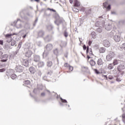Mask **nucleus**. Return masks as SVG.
<instances>
[{
  "label": "nucleus",
  "mask_w": 125,
  "mask_h": 125,
  "mask_svg": "<svg viewBox=\"0 0 125 125\" xmlns=\"http://www.w3.org/2000/svg\"><path fill=\"white\" fill-rule=\"evenodd\" d=\"M23 21H21L20 19H18L17 21H15L13 23H12V26H15L17 29H20L22 28V23H23Z\"/></svg>",
  "instance_id": "1"
},
{
  "label": "nucleus",
  "mask_w": 125,
  "mask_h": 125,
  "mask_svg": "<svg viewBox=\"0 0 125 125\" xmlns=\"http://www.w3.org/2000/svg\"><path fill=\"white\" fill-rule=\"evenodd\" d=\"M28 11L29 10L28 9V8H25L21 10L20 13V17H21L22 19H25V17H26V15Z\"/></svg>",
  "instance_id": "2"
},
{
  "label": "nucleus",
  "mask_w": 125,
  "mask_h": 125,
  "mask_svg": "<svg viewBox=\"0 0 125 125\" xmlns=\"http://www.w3.org/2000/svg\"><path fill=\"white\" fill-rule=\"evenodd\" d=\"M125 62L123 61H121L119 63V64H118V66L117 67V70L119 72H122L123 70H125Z\"/></svg>",
  "instance_id": "3"
},
{
  "label": "nucleus",
  "mask_w": 125,
  "mask_h": 125,
  "mask_svg": "<svg viewBox=\"0 0 125 125\" xmlns=\"http://www.w3.org/2000/svg\"><path fill=\"white\" fill-rule=\"evenodd\" d=\"M115 57V53L113 52L110 51L108 55L106 56V59L107 61H112V59Z\"/></svg>",
  "instance_id": "4"
},
{
  "label": "nucleus",
  "mask_w": 125,
  "mask_h": 125,
  "mask_svg": "<svg viewBox=\"0 0 125 125\" xmlns=\"http://www.w3.org/2000/svg\"><path fill=\"white\" fill-rule=\"evenodd\" d=\"M51 40H52V35L50 34L47 35L43 37V40L45 42H51Z\"/></svg>",
  "instance_id": "5"
},
{
  "label": "nucleus",
  "mask_w": 125,
  "mask_h": 125,
  "mask_svg": "<svg viewBox=\"0 0 125 125\" xmlns=\"http://www.w3.org/2000/svg\"><path fill=\"white\" fill-rule=\"evenodd\" d=\"M24 70V67L21 65H16V71L18 73H22Z\"/></svg>",
  "instance_id": "6"
},
{
  "label": "nucleus",
  "mask_w": 125,
  "mask_h": 125,
  "mask_svg": "<svg viewBox=\"0 0 125 125\" xmlns=\"http://www.w3.org/2000/svg\"><path fill=\"white\" fill-rule=\"evenodd\" d=\"M53 48V45L51 43H48L45 46L46 51H51Z\"/></svg>",
  "instance_id": "7"
},
{
  "label": "nucleus",
  "mask_w": 125,
  "mask_h": 125,
  "mask_svg": "<svg viewBox=\"0 0 125 125\" xmlns=\"http://www.w3.org/2000/svg\"><path fill=\"white\" fill-rule=\"evenodd\" d=\"M44 36V31L43 30H40L37 33V39H40V38H42Z\"/></svg>",
  "instance_id": "8"
},
{
  "label": "nucleus",
  "mask_w": 125,
  "mask_h": 125,
  "mask_svg": "<svg viewBox=\"0 0 125 125\" xmlns=\"http://www.w3.org/2000/svg\"><path fill=\"white\" fill-rule=\"evenodd\" d=\"M8 55L7 54L4 55L2 56H1L0 59L1 60V62H6L8 60Z\"/></svg>",
  "instance_id": "9"
},
{
  "label": "nucleus",
  "mask_w": 125,
  "mask_h": 125,
  "mask_svg": "<svg viewBox=\"0 0 125 125\" xmlns=\"http://www.w3.org/2000/svg\"><path fill=\"white\" fill-rule=\"evenodd\" d=\"M103 45L105 47H109V46H110V42L108 40H105L104 41Z\"/></svg>",
  "instance_id": "10"
},
{
  "label": "nucleus",
  "mask_w": 125,
  "mask_h": 125,
  "mask_svg": "<svg viewBox=\"0 0 125 125\" xmlns=\"http://www.w3.org/2000/svg\"><path fill=\"white\" fill-rule=\"evenodd\" d=\"M41 60V57L39 55H35L34 56L33 61L34 62H39Z\"/></svg>",
  "instance_id": "11"
},
{
  "label": "nucleus",
  "mask_w": 125,
  "mask_h": 125,
  "mask_svg": "<svg viewBox=\"0 0 125 125\" xmlns=\"http://www.w3.org/2000/svg\"><path fill=\"white\" fill-rule=\"evenodd\" d=\"M33 54V52L32 51L28 50L26 53H25V56L26 57H28V58H29V57H31L32 56V55Z\"/></svg>",
  "instance_id": "12"
},
{
  "label": "nucleus",
  "mask_w": 125,
  "mask_h": 125,
  "mask_svg": "<svg viewBox=\"0 0 125 125\" xmlns=\"http://www.w3.org/2000/svg\"><path fill=\"white\" fill-rule=\"evenodd\" d=\"M22 63L23 66H25V67H28V66H29V61L28 60L23 59Z\"/></svg>",
  "instance_id": "13"
},
{
  "label": "nucleus",
  "mask_w": 125,
  "mask_h": 125,
  "mask_svg": "<svg viewBox=\"0 0 125 125\" xmlns=\"http://www.w3.org/2000/svg\"><path fill=\"white\" fill-rule=\"evenodd\" d=\"M103 6L105 8H107L108 10H110V9H111V5H108V3L107 2H105L103 3Z\"/></svg>",
  "instance_id": "14"
},
{
  "label": "nucleus",
  "mask_w": 125,
  "mask_h": 125,
  "mask_svg": "<svg viewBox=\"0 0 125 125\" xmlns=\"http://www.w3.org/2000/svg\"><path fill=\"white\" fill-rule=\"evenodd\" d=\"M121 61L118 60L117 59H115L113 60L112 64L114 66H116V65H119L120 64V63L121 62Z\"/></svg>",
  "instance_id": "15"
},
{
  "label": "nucleus",
  "mask_w": 125,
  "mask_h": 125,
  "mask_svg": "<svg viewBox=\"0 0 125 125\" xmlns=\"http://www.w3.org/2000/svg\"><path fill=\"white\" fill-rule=\"evenodd\" d=\"M29 70L31 74H35L36 73V68L33 66L30 67Z\"/></svg>",
  "instance_id": "16"
},
{
  "label": "nucleus",
  "mask_w": 125,
  "mask_h": 125,
  "mask_svg": "<svg viewBox=\"0 0 125 125\" xmlns=\"http://www.w3.org/2000/svg\"><path fill=\"white\" fill-rule=\"evenodd\" d=\"M74 4L75 7H79L81 5V3L78 0H75Z\"/></svg>",
  "instance_id": "17"
},
{
  "label": "nucleus",
  "mask_w": 125,
  "mask_h": 125,
  "mask_svg": "<svg viewBox=\"0 0 125 125\" xmlns=\"http://www.w3.org/2000/svg\"><path fill=\"white\" fill-rule=\"evenodd\" d=\"M114 40L116 42H120L121 41V37L119 35H115L114 36Z\"/></svg>",
  "instance_id": "18"
},
{
  "label": "nucleus",
  "mask_w": 125,
  "mask_h": 125,
  "mask_svg": "<svg viewBox=\"0 0 125 125\" xmlns=\"http://www.w3.org/2000/svg\"><path fill=\"white\" fill-rule=\"evenodd\" d=\"M105 29L107 31H110L112 29V25L108 23L107 25H105Z\"/></svg>",
  "instance_id": "19"
},
{
  "label": "nucleus",
  "mask_w": 125,
  "mask_h": 125,
  "mask_svg": "<svg viewBox=\"0 0 125 125\" xmlns=\"http://www.w3.org/2000/svg\"><path fill=\"white\" fill-rule=\"evenodd\" d=\"M97 64L99 66H101V65H103V61H102V59H101V58L99 59L97 61Z\"/></svg>",
  "instance_id": "20"
},
{
  "label": "nucleus",
  "mask_w": 125,
  "mask_h": 125,
  "mask_svg": "<svg viewBox=\"0 0 125 125\" xmlns=\"http://www.w3.org/2000/svg\"><path fill=\"white\" fill-rule=\"evenodd\" d=\"M36 44L39 47H42V42L41 41H38L36 42Z\"/></svg>",
  "instance_id": "21"
},
{
  "label": "nucleus",
  "mask_w": 125,
  "mask_h": 125,
  "mask_svg": "<svg viewBox=\"0 0 125 125\" xmlns=\"http://www.w3.org/2000/svg\"><path fill=\"white\" fill-rule=\"evenodd\" d=\"M114 64L112 63H109L107 66L108 70H113L114 69Z\"/></svg>",
  "instance_id": "22"
},
{
  "label": "nucleus",
  "mask_w": 125,
  "mask_h": 125,
  "mask_svg": "<svg viewBox=\"0 0 125 125\" xmlns=\"http://www.w3.org/2000/svg\"><path fill=\"white\" fill-rule=\"evenodd\" d=\"M49 54V51H47L46 50H45L44 52L43 53V58H45Z\"/></svg>",
  "instance_id": "23"
},
{
  "label": "nucleus",
  "mask_w": 125,
  "mask_h": 125,
  "mask_svg": "<svg viewBox=\"0 0 125 125\" xmlns=\"http://www.w3.org/2000/svg\"><path fill=\"white\" fill-rule=\"evenodd\" d=\"M63 35L65 38H68V37H69V32L67 31V30L64 31L63 33Z\"/></svg>",
  "instance_id": "24"
},
{
  "label": "nucleus",
  "mask_w": 125,
  "mask_h": 125,
  "mask_svg": "<svg viewBox=\"0 0 125 125\" xmlns=\"http://www.w3.org/2000/svg\"><path fill=\"white\" fill-rule=\"evenodd\" d=\"M90 64L91 65V66L92 67H93V66H95L96 64V62H95V61H94V60H91L90 61Z\"/></svg>",
  "instance_id": "25"
},
{
  "label": "nucleus",
  "mask_w": 125,
  "mask_h": 125,
  "mask_svg": "<svg viewBox=\"0 0 125 125\" xmlns=\"http://www.w3.org/2000/svg\"><path fill=\"white\" fill-rule=\"evenodd\" d=\"M67 45V43L65 42L62 41L61 43L60 44L61 47H65Z\"/></svg>",
  "instance_id": "26"
},
{
  "label": "nucleus",
  "mask_w": 125,
  "mask_h": 125,
  "mask_svg": "<svg viewBox=\"0 0 125 125\" xmlns=\"http://www.w3.org/2000/svg\"><path fill=\"white\" fill-rule=\"evenodd\" d=\"M99 51L100 53H104L106 51V48L104 47H101L99 49Z\"/></svg>",
  "instance_id": "27"
},
{
  "label": "nucleus",
  "mask_w": 125,
  "mask_h": 125,
  "mask_svg": "<svg viewBox=\"0 0 125 125\" xmlns=\"http://www.w3.org/2000/svg\"><path fill=\"white\" fill-rule=\"evenodd\" d=\"M44 66V62H40L38 63V67L39 68H42V67H43Z\"/></svg>",
  "instance_id": "28"
},
{
  "label": "nucleus",
  "mask_w": 125,
  "mask_h": 125,
  "mask_svg": "<svg viewBox=\"0 0 125 125\" xmlns=\"http://www.w3.org/2000/svg\"><path fill=\"white\" fill-rule=\"evenodd\" d=\"M47 29L48 31H51L53 29V26L52 24H49L47 26Z\"/></svg>",
  "instance_id": "29"
},
{
  "label": "nucleus",
  "mask_w": 125,
  "mask_h": 125,
  "mask_svg": "<svg viewBox=\"0 0 125 125\" xmlns=\"http://www.w3.org/2000/svg\"><path fill=\"white\" fill-rule=\"evenodd\" d=\"M24 84H25L26 85H30L31 83V81L29 80H25L23 82Z\"/></svg>",
  "instance_id": "30"
},
{
  "label": "nucleus",
  "mask_w": 125,
  "mask_h": 125,
  "mask_svg": "<svg viewBox=\"0 0 125 125\" xmlns=\"http://www.w3.org/2000/svg\"><path fill=\"white\" fill-rule=\"evenodd\" d=\"M31 25H30V24L28 22H26L25 23V25H24V28H25V29H30V27Z\"/></svg>",
  "instance_id": "31"
},
{
  "label": "nucleus",
  "mask_w": 125,
  "mask_h": 125,
  "mask_svg": "<svg viewBox=\"0 0 125 125\" xmlns=\"http://www.w3.org/2000/svg\"><path fill=\"white\" fill-rule=\"evenodd\" d=\"M11 45V46H14V45H15V46H17V44H16V41L14 40L12 41Z\"/></svg>",
  "instance_id": "32"
},
{
  "label": "nucleus",
  "mask_w": 125,
  "mask_h": 125,
  "mask_svg": "<svg viewBox=\"0 0 125 125\" xmlns=\"http://www.w3.org/2000/svg\"><path fill=\"white\" fill-rule=\"evenodd\" d=\"M91 35L93 39H95V38H96V33L94 31L92 32V33H91Z\"/></svg>",
  "instance_id": "33"
},
{
  "label": "nucleus",
  "mask_w": 125,
  "mask_h": 125,
  "mask_svg": "<svg viewBox=\"0 0 125 125\" xmlns=\"http://www.w3.org/2000/svg\"><path fill=\"white\" fill-rule=\"evenodd\" d=\"M52 62L51 61H48L47 62V66L48 67H51V66H52Z\"/></svg>",
  "instance_id": "34"
},
{
  "label": "nucleus",
  "mask_w": 125,
  "mask_h": 125,
  "mask_svg": "<svg viewBox=\"0 0 125 125\" xmlns=\"http://www.w3.org/2000/svg\"><path fill=\"white\" fill-rule=\"evenodd\" d=\"M122 121L125 124V112H124V113L122 114Z\"/></svg>",
  "instance_id": "35"
},
{
  "label": "nucleus",
  "mask_w": 125,
  "mask_h": 125,
  "mask_svg": "<svg viewBox=\"0 0 125 125\" xmlns=\"http://www.w3.org/2000/svg\"><path fill=\"white\" fill-rule=\"evenodd\" d=\"M17 77V76H16V74H13L11 76V79H12V80H15V79H16Z\"/></svg>",
  "instance_id": "36"
},
{
  "label": "nucleus",
  "mask_w": 125,
  "mask_h": 125,
  "mask_svg": "<svg viewBox=\"0 0 125 125\" xmlns=\"http://www.w3.org/2000/svg\"><path fill=\"white\" fill-rule=\"evenodd\" d=\"M22 42H19V44H18V47H17V49H19V50L20 49V48H21V46L22 45Z\"/></svg>",
  "instance_id": "37"
},
{
  "label": "nucleus",
  "mask_w": 125,
  "mask_h": 125,
  "mask_svg": "<svg viewBox=\"0 0 125 125\" xmlns=\"http://www.w3.org/2000/svg\"><path fill=\"white\" fill-rule=\"evenodd\" d=\"M53 52L55 55H58V49L57 48L54 50Z\"/></svg>",
  "instance_id": "38"
},
{
  "label": "nucleus",
  "mask_w": 125,
  "mask_h": 125,
  "mask_svg": "<svg viewBox=\"0 0 125 125\" xmlns=\"http://www.w3.org/2000/svg\"><path fill=\"white\" fill-rule=\"evenodd\" d=\"M43 80L44 81H46L47 82H49V80L48 79V78H47V76H44L43 77Z\"/></svg>",
  "instance_id": "39"
},
{
  "label": "nucleus",
  "mask_w": 125,
  "mask_h": 125,
  "mask_svg": "<svg viewBox=\"0 0 125 125\" xmlns=\"http://www.w3.org/2000/svg\"><path fill=\"white\" fill-rule=\"evenodd\" d=\"M39 20V19L37 18L36 20L34 21V23H33V26L35 27L36 25H37V23H38V21Z\"/></svg>",
  "instance_id": "40"
},
{
  "label": "nucleus",
  "mask_w": 125,
  "mask_h": 125,
  "mask_svg": "<svg viewBox=\"0 0 125 125\" xmlns=\"http://www.w3.org/2000/svg\"><path fill=\"white\" fill-rule=\"evenodd\" d=\"M60 99L62 102V103H67V100L65 99H63L62 97L60 98Z\"/></svg>",
  "instance_id": "41"
},
{
  "label": "nucleus",
  "mask_w": 125,
  "mask_h": 125,
  "mask_svg": "<svg viewBox=\"0 0 125 125\" xmlns=\"http://www.w3.org/2000/svg\"><path fill=\"white\" fill-rule=\"evenodd\" d=\"M72 10L74 11V12H79V9L75 7L72 8Z\"/></svg>",
  "instance_id": "42"
},
{
  "label": "nucleus",
  "mask_w": 125,
  "mask_h": 125,
  "mask_svg": "<svg viewBox=\"0 0 125 125\" xmlns=\"http://www.w3.org/2000/svg\"><path fill=\"white\" fill-rule=\"evenodd\" d=\"M94 71L95 74H97V75H99V74H100V72H99V71L97 70V69H94Z\"/></svg>",
  "instance_id": "43"
},
{
  "label": "nucleus",
  "mask_w": 125,
  "mask_h": 125,
  "mask_svg": "<svg viewBox=\"0 0 125 125\" xmlns=\"http://www.w3.org/2000/svg\"><path fill=\"white\" fill-rule=\"evenodd\" d=\"M26 15L27 16H29V17H33V15H32V14H31L29 11L28 12H27V13H26Z\"/></svg>",
  "instance_id": "44"
},
{
  "label": "nucleus",
  "mask_w": 125,
  "mask_h": 125,
  "mask_svg": "<svg viewBox=\"0 0 125 125\" xmlns=\"http://www.w3.org/2000/svg\"><path fill=\"white\" fill-rule=\"evenodd\" d=\"M47 9V10H50V11H52L53 12H56V10H55L54 9H51L50 8H48Z\"/></svg>",
  "instance_id": "45"
},
{
  "label": "nucleus",
  "mask_w": 125,
  "mask_h": 125,
  "mask_svg": "<svg viewBox=\"0 0 125 125\" xmlns=\"http://www.w3.org/2000/svg\"><path fill=\"white\" fill-rule=\"evenodd\" d=\"M97 32L98 33H101L102 32V28L99 27L97 29Z\"/></svg>",
  "instance_id": "46"
},
{
  "label": "nucleus",
  "mask_w": 125,
  "mask_h": 125,
  "mask_svg": "<svg viewBox=\"0 0 125 125\" xmlns=\"http://www.w3.org/2000/svg\"><path fill=\"white\" fill-rule=\"evenodd\" d=\"M19 52V49H17L16 51L14 53V55L15 56L17 55V54Z\"/></svg>",
  "instance_id": "47"
},
{
  "label": "nucleus",
  "mask_w": 125,
  "mask_h": 125,
  "mask_svg": "<svg viewBox=\"0 0 125 125\" xmlns=\"http://www.w3.org/2000/svg\"><path fill=\"white\" fill-rule=\"evenodd\" d=\"M11 36H12V35L8 34L5 35V37L6 38H9V39H11Z\"/></svg>",
  "instance_id": "48"
},
{
  "label": "nucleus",
  "mask_w": 125,
  "mask_h": 125,
  "mask_svg": "<svg viewBox=\"0 0 125 125\" xmlns=\"http://www.w3.org/2000/svg\"><path fill=\"white\" fill-rule=\"evenodd\" d=\"M68 68H69L70 71H71V72H72V71H73L74 70V67H73V66H72L71 65H69Z\"/></svg>",
  "instance_id": "49"
},
{
  "label": "nucleus",
  "mask_w": 125,
  "mask_h": 125,
  "mask_svg": "<svg viewBox=\"0 0 125 125\" xmlns=\"http://www.w3.org/2000/svg\"><path fill=\"white\" fill-rule=\"evenodd\" d=\"M120 48L125 49V43L122 44V46Z\"/></svg>",
  "instance_id": "50"
},
{
  "label": "nucleus",
  "mask_w": 125,
  "mask_h": 125,
  "mask_svg": "<svg viewBox=\"0 0 125 125\" xmlns=\"http://www.w3.org/2000/svg\"><path fill=\"white\" fill-rule=\"evenodd\" d=\"M101 24L103 27H105V21H102Z\"/></svg>",
  "instance_id": "51"
},
{
  "label": "nucleus",
  "mask_w": 125,
  "mask_h": 125,
  "mask_svg": "<svg viewBox=\"0 0 125 125\" xmlns=\"http://www.w3.org/2000/svg\"><path fill=\"white\" fill-rule=\"evenodd\" d=\"M116 82H118L119 83H120V82H122V79L117 78L116 79Z\"/></svg>",
  "instance_id": "52"
},
{
  "label": "nucleus",
  "mask_w": 125,
  "mask_h": 125,
  "mask_svg": "<svg viewBox=\"0 0 125 125\" xmlns=\"http://www.w3.org/2000/svg\"><path fill=\"white\" fill-rule=\"evenodd\" d=\"M84 69L86 70V72H89V70L88 69V67L84 66L83 67Z\"/></svg>",
  "instance_id": "53"
},
{
  "label": "nucleus",
  "mask_w": 125,
  "mask_h": 125,
  "mask_svg": "<svg viewBox=\"0 0 125 125\" xmlns=\"http://www.w3.org/2000/svg\"><path fill=\"white\" fill-rule=\"evenodd\" d=\"M83 49L84 50H86V49H87V47H86V46L84 44L83 45Z\"/></svg>",
  "instance_id": "54"
},
{
  "label": "nucleus",
  "mask_w": 125,
  "mask_h": 125,
  "mask_svg": "<svg viewBox=\"0 0 125 125\" xmlns=\"http://www.w3.org/2000/svg\"><path fill=\"white\" fill-rule=\"evenodd\" d=\"M38 90H39V89L35 88L33 90V92L36 94L38 92Z\"/></svg>",
  "instance_id": "55"
},
{
  "label": "nucleus",
  "mask_w": 125,
  "mask_h": 125,
  "mask_svg": "<svg viewBox=\"0 0 125 125\" xmlns=\"http://www.w3.org/2000/svg\"><path fill=\"white\" fill-rule=\"evenodd\" d=\"M5 71V68H1L0 69V72L2 73L3 72H4Z\"/></svg>",
  "instance_id": "56"
},
{
  "label": "nucleus",
  "mask_w": 125,
  "mask_h": 125,
  "mask_svg": "<svg viewBox=\"0 0 125 125\" xmlns=\"http://www.w3.org/2000/svg\"><path fill=\"white\" fill-rule=\"evenodd\" d=\"M121 109L123 113H125V104L124 105V107L122 108Z\"/></svg>",
  "instance_id": "57"
},
{
  "label": "nucleus",
  "mask_w": 125,
  "mask_h": 125,
  "mask_svg": "<svg viewBox=\"0 0 125 125\" xmlns=\"http://www.w3.org/2000/svg\"><path fill=\"white\" fill-rule=\"evenodd\" d=\"M54 23H55V24H56V25H57V26H59L60 25V23H58L57 22V21H54Z\"/></svg>",
  "instance_id": "58"
},
{
  "label": "nucleus",
  "mask_w": 125,
  "mask_h": 125,
  "mask_svg": "<svg viewBox=\"0 0 125 125\" xmlns=\"http://www.w3.org/2000/svg\"><path fill=\"white\" fill-rule=\"evenodd\" d=\"M89 52V47L87 46V48L86 49V53L87 54L88 52Z\"/></svg>",
  "instance_id": "59"
},
{
  "label": "nucleus",
  "mask_w": 125,
  "mask_h": 125,
  "mask_svg": "<svg viewBox=\"0 0 125 125\" xmlns=\"http://www.w3.org/2000/svg\"><path fill=\"white\" fill-rule=\"evenodd\" d=\"M69 66H70V64H68L67 63H66L64 64V67H67L69 68Z\"/></svg>",
  "instance_id": "60"
},
{
  "label": "nucleus",
  "mask_w": 125,
  "mask_h": 125,
  "mask_svg": "<svg viewBox=\"0 0 125 125\" xmlns=\"http://www.w3.org/2000/svg\"><path fill=\"white\" fill-rule=\"evenodd\" d=\"M108 79L109 80H113L114 79V77H113V76H109Z\"/></svg>",
  "instance_id": "61"
},
{
  "label": "nucleus",
  "mask_w": 125,
  "mask_h": 125,
  "mask_svg": "<svg viewBox=\"0 0 125 125\" xmlns=\"http://www.w3.org/2000/svg\"><path fill=\"white\" fill-rule=\"evenodd\" d=\"M91 43H92V41L89 40L88 41V45H89V46H90L91 45Z\"/></svg>",
  "instance_id": "62"
},
{
  "label": "nucleus",
  "mask_w": 125,
  "mask_h": 125,
  "mask_svg": "<svg viewBox=\"0 0 125 125\" xmlns=\"http://www.w3.org/2000/svg\"><path fill=\"white\" fill-rule=\"evenodd\" d=\"M41 96H42V97H44V96H45V93H44V92L42 93Z\"/></svg>",
  "instance_id": "63"
},
{
  "label": "nucleus",
  "mask_w": 125,
  "mask_h": 125,
  "mask_svg": "<svg viewBox=\"0 0 125 125\" xmlns=\"http://www.w3.org/2000/svg\"><path fill=\"white\" fill-rule=\"evenodd\" d=\"M89 54L90 56H92V55H93V53H92V51H91L89 52Z\"/></svg>",
  "instance_id": "64"
}]
</instances>
